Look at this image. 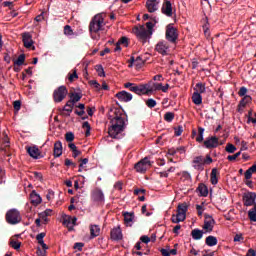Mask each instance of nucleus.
I'll return each instance as SVG.
<instances>
[{
  "label": "nucleus",
  "instance_id": "3c124183",
  "mask_svg": "<svg viewBox=\"0 0 256 256\" xmlns=\"http://www.w3.org/2000/svg\"><path fill=\"white\" fill-rule=\"evenodd\" d=\"M182 133H183V126L179 125L178 127L174 128V135L176 137H181Z\"/></svg>",
  "mask_w": 256,
  "mask_h": 256
},
{
  "label": "nucleus",
  "instance_id": "dca6fc26",
  "mask_svg": "<svg viewBox=\"0 0 256 256\" xmlns=\"http://www.w3.org/2000/svg\"><path fill=\"white\" fill-rule=\"evenodd\" d=\"M110 239L112 241H121L123 239V232L121 231L120 226L114 227L110 231Z\"/></svg>",
  "mask_w": 256,
  "mask_h": 256
},
{
  "label": "nucleus",
  "instance_id": "f704fd0d",
  "mask_svg": "<svg viewBox=\"0 0 256 256\" xmlns=\"http://www.w3.org/2000/svg\"><path fill=\"white\" fill-rule=\"evenodd\" d=\"M9 143V136H7V134H4L1 150L7 152V147H9Z\"/></svg>",
  "mask_w": 256,
  "mask_h": 256
},
{
  "label": "nucleus",
  "instance_id": "473e14b6",
  "mask_svg": "<svg viewBox=\"0 0 256 256\" xmlns=\"http://www.w3.org/2000/svg\"><path fill=\"white\" fill-rule=\"evenodd\" d=\"M69 97L73 103H79V101H81V99L83 98V94L72 92L69 94Z\"/></svg>",
  "mask_w": 256,
  "mask_h": 256
},
{
  "label": "nucleus",
  "instance_id": "9d476101",
  "mask_svg": "<svg viewBox=\"0 0 256 256\" xmlns=\"http://www.w3.org/2000/svg\"><path fill=\"white\" fill-rule=\"evenodd\" d=\"M92 201L95 203H104L105 202V194H103V190L100 188H95L91 194Z\"/></svg>",
  "mask_w": 256,
  "mask_h": 256
},
{
  "label": "nucleus",
  "instance_id": "4468645a",
  "mask_svg": "<svg viewBox=\"0 0 256 256\" xmlns=\"http://www.w3.org/2000/svg\"><path fill=\"white\" fill-rule=\"evenodd\" d=\"M189 210V206L187 205V202H183L178 204L177 206V214L180 218H182L184 221L187 219V211Z\"/></svg>",
  "mask_w": 256,
  "mask_h": 256
},
{
  "label": "nucleus",
  "instance_id": "9b49d317",
  "mask_svg": "<svg viewBox=\"0 0 256 256\" xmlns=\"http://www.w3.org/2000/svg\"><path fill=\"white\" fill-rule=\"evenodd\" d=\"M22 41H23L24 47H26V49L32 48V51H35V46H33V36H31V33H29V32L23 33Z\"/></svg>",
  "mask_w": 256,
  "mask_h": 256
},
{
  "label": "nucleus",
  "instance_id": "a878e982",
  "mask_svg": "<svg viewBox=\"0 0 256 256\" xmlns=\"http://www.w3.org/2000/svg\"><path fill=\"white\" fill-rule=\"evenodd\" d=\"M197 191L200 193V197H207V195H209V188L203 183L199 184Z\"/></svg>",
  "mask_w": 256,
  "mask_h": 256
},
{
  "label": "nucleus",
  "instance_id": "2eb2a0df",
  "mask_svg": "<svg viewBox=\"0 0 256 256\" xmlns=\"http://www.w3.org/2000/svg\"><path fill=\"white\" fill-rule=\"evenodd\" d=\"M161 12L163 15H166V17H173V5L171 4V1L164 0Z\"/></svg>",
  "mask_w": 256,
  "mask_h": 256
},
{
  "label": "nucleus",
  "instance_id": "8fccbe9b",
  "mask_svg": "<svg viewBox=\"0 0 256 256\" xmlns=\"http://www.w3.org/2000/svg\"><path fill=\"white\" fill-rule=\"evenodd\" d=\"M171 221L172 223H181L185 220H183V218H181V216H178L177 214H173L172 217H171Z\"/></svg>",
  "mask_w": 256,
  "mask_h": 256
},
{
  "label": "nucleus",
  "instance_id": "13d9d810",
  "mask_svg": "<svg viewBox=\"0 0 256 256\" xmlns=\"http://www.w3.org/2000/svg\"><path fill=\"white\" fill-rule=\"evenodd\" d=\"M241 155V151L237 152L234 155H229L227 157L228 161H235Z\"/></svg>",
  "mask_w": 256,
  "mask_h": 256
},
{
  "label": "nucleus",
  "instance_id": "603ef678",
  "mask_svg": "<svg viewBox=\"0 0 256 256\" xmlns=\"http://www.w3.org/2000/svg\"><path fill=\"white\" fill-rule=\"evenodd\" d=\"M206 23L203 25V31L206 36H209V19L205 18Z\"/></svg>",
  "mask_w": 256,
  "mask_h": 256
},
{
  "label": "nucleus",
  "instance_id": "37998d69",
  "mask_svg": "<svg viewBox=\"0 0 256 256\" xmlns=\"http://www.w3.org/2000/svg\"><path fill=\"white\" fill-rule=\"evenodd\" d=\"M65 140L68 142V143H71L73 141H75V134H73V132H67L65 134Z\"/></svg>",
  "mask_w": 256,
  "mask_h": 256
},
{
  "label": "nucleus",
  "instance_id": "c756f323",
  "mask_svg": "<svg viewBox=\"0 0 256 256\" xmlns=\"http://www.w3.org/2000/svg\"><path fill=\"white\" fill-rule=\"evenodd\" d=\"M140 87L142 89V95L153 93V86L151 84H140Z\"/></svg>",
  "mask_w": 256,
  "mask_h": 256
},
{
  "label": "nucleus",
  "instance_id": "393cba45",
  "mask_svg": "<svg viewBox=\"0 0 256 256\" xmlns=\"http://www.w3.org/2000/svg\"><path fill=\"white\" fill-rule=\"evenodd\" d=\"M101 234V228L98 225H91L90 226V238L95 239V237H99Z\"/></svg>",
  "mask_w": 256,
  "mask_h": 256
},
{
  "label": "nucleus",
  "instance_id": "e433bc0d",
  "mask_svg": "<svg viewBox=\"0 0 256 256\" xmlns=\"http://www.w3.org/2000/svg\"><path fill=\"white\" fill-rule=\"evenodd\" d=\"M25 63V54H20L17 58V60L14 61V65H17L18 67H21Z\"/></svg>",
  "mask_w": 256,
  "mask_h": 256
},
{
  "label": "nucleus",
  "instance_id": "7ed1b4c3",
  "mask_svg": "<svg viewBox=\"0 0 256 256\" xmlns=\"http://www.w3.org/2000/svg\"><path fill=\"white\" fill-rule=\"evenodd\" d=\"M5 219L8 225H18L22 220L21 212L15 208L10 209L6 212Z\"/></svg>",
  "mask_w": 256,
  "mask_h": 256
},
{
  "label": "nucleus",
  "instance_id": "39448f33",
  "mask_svg": "<svg viewBox=\"0 0 256 256\" xmlns=\"http://www.w3.org/2000/svg\"><path fill=\"white\" fill-rule=\"evenodd\" d=\"M166 39L169 43H177V39H179V31L173 24H168L166 26Z\"/></svg>",
  "mask_w": 256,
  "mask_h": 256
},
{
  "label": "nucleus",
  "instance_id": "052dcab7",
  "mask_svg": "<svg viewBox=\"0 0 256 256\" xmlns=\"http://www.w3.org/2000/svg\"><path fill=\"white\" fill-rule=\"evenodd\" d=\"M89 84L92 85V87H94L95 89L101 88V84H99V82H97L96 80H91Z\"/></svg>",
  "mask_w": 256,
  "mask_h": 256
},
{
  "label": "nucleus",
  "instance_id": "f8f14e48",
  "mask_svg": "<svg viewBox=\"0 0 256 256\" xmlns=\"http://www.w3.org/2000/svg\"><path fill=\"white\" fill-rule=\"evenodd\" d=\"M204 147L206 149H215L219 147V138H217V136H211L206 138V140L204 141Z\"/></svg>",
  "mask_w": 256,
  "mask_h": 256
},
{
  "label": "nucleus",
  "instance_id": "f3484780",
  "mask_svg": "<svg viewBox=\"0 0 256 256\" xmlns=\"http://www.w3.org/2000/svg\"><path fill=\"white\" fill-rule=\"evenodd\" d=\"M193 167L197 171H203L205 169V158L203 156H197L193 160Z\"/></svg>",
  "mask_w": 256,
  "mask_h": 256
},
{
  "label": "nucleus",
  "instance_id": "f03ea898",
  "mask_svg": "<svg viewBox=\"0 0 256 256\" xmlns=\"http://www.w3.org/2000/svg\"><path fill=\"white\" fill-rule=\"evenodd\" d=\"M105 29V17L103 14H96L89 24V31L91 33L92 39H100L99 31H103Z\"/></svg>",
  "mask_w": 256,
  "mask_h": 256
},
{
  "label": "nucleus",
  "instance_id": "4d7b16f0",
  "mask_svg": "<svg viewBox=\"0 0 256 256\" xmlns=\"http://www.w3.org/2000/svg\"><path fill=\"white\" fill-rule=\"evenodd\" d=\"M83 247H85V244L82 242H76L74 244V249H77V251H83Z\"/></svg>",
  "mask_w": 256,
  "mask_h": 256
},
{
  "label": "nucleus",
  "instance_id": "58836bf2",
  "mask_svg": "<svg viewBox=\"0 0 256 256\" xmlns=\"http://www.w3.org/2000/svg\"><path fill=\"white\" fill-rule=\"evenodd\" d=\"M64 35L71 37L72 35H75V32H73V29L69 25H66L64 26Z\"/></svg>",
  "mask_w": 256,
  "mask_h": 256
},
{
  "label": "nucleus",
  "instance_id": "412c9836",
  "mask_svg": "<svg viewBox=\"0 0 256 256\" xmlns=\"http://www.w3.org/2000/svg\"><path fill=\"white\" fill-rule=\"evenodd\" d=\"M53 155L55 158L63 155V143L59 140L54 143Z\"/></svg>",
  "mask_w": 256,
  "mask_h": 256
},
{
  "label": "nucleus",
  "instance_id": "864d4df0",
  "mask_svg": "<svg viewBox=\"0 0 256 256\" xmlns=\"http://www.w3.org/2000/svg\"><path fill=\"white\" fill-rule=\"evenodd\" d=\"M248 218L250 219V221H252L253 223H256V212L249 210L248 211Z\"/></svg>",
  "mask_w": 256,
  "mask_h": 256
},
{
  "label": "nucleus",
  "instance_id": "5fc2aeb1",
  "mask_svg": "<svg viewBox=\"0 0 256 256\" xmlns=\"http://www.w3.org/2000/svg\"><path fill=\"white\" fill-rule=\"evenodd\" d=\"M36 255L38 256H47V249H41L40 247L37 248Z\"/></svg>",
  "mask_w": 256,
  "mask_h": 256
},
{
  "label": "nucleus",
  "instance_id": "c9c22d12",
  "mask_svg": "<svg viewBox=\"0 0 256 256\" xmlns=\"http://www.w3.org/2000/svg\"><path fill=\"white\" fill-rule=\"evenodd\" d=\"M203 133H205V128L199 126L198 127V135L196 137L197 143H203Z\"/></svg>",
  "mask_w": 256,
  "mask_h": 256
},
{
  "label": "nucleus",
  "instance_id": "0e129e2a",
  "mask_svg": "<svg viewBox=\"0 0 256 256\" xmlns=\"http://www.w3.org/2000/svg\"><path fill=\"white\" fill-rule=\"evenodd\" d=\"M136 63H137V65H145V60H143V57L138 56L136 58Z\"/></svg>",
  "mask_w": 256,
  "mask_h": 256
},
{
  "label": "nucleus",
  "instance_id": "e2e57ef3",
  "mask_svg": "<svg viewBox=\"0 0 256 256\" xmlns=\"http://www.w3.org/2000/svg\"><path fill=\"white\" fill-rule=\"evenodd\" d=\"M238 95L240 97H245V95H247V89L245 87H241L239 92H238Z\"/></svg>",
  "mask_w": 256,
  "mask_h": 256
},
{
  "label": "nucleus",
  "instance_id": "423d86ee",
  "mask_svg": "<svg viewBox=\"0 0 256 256\" xmlns=\"http://www.w3.org/2000/svg\"><path fill=\"white\" fill-rule=\"evenodd\" d=\"M68 93L67 87L63 85L55 89L53 92L54 103H61L67 97Z\"/></svg>",
  "mask_w": 256,
  "mask_h": 256
},
{
  "label": "nucleus",
  "instance_id": "a18cd8bd",
  "mask_svg": "<svg viewBox=\"0 0 256 256\" xmlns=\"http://www.w3.org/2000/svg\"><path fill=\"white\" fill-rule=\"evenodd\" d=\"M251 102V96H245L241 101L239 106L240 107H246L247 103Z\"/></svg>",
  "mask_w": 256,
  "mask_h": 256
},
{
  "label": "nucleus",
  "instance_id": "ea45409f",
  "mask_svg": "<svg viewBox=\"0 0 256 256\" xmlns=\"http://www.w3.org/2000/svg\"><path fill=\"white\" fill-rule=\"evenodd\" d=\"M196 210L198 212V216L201 217V215H203V211H205V203L202 202L200 205L197 204L196 205Z\"/></svg>",
  "mask_w": 256,
  "mask_h": 256
},
{
  "label": "nucleus",
  "instance_id": "b1692460",
  "mask_svg": "<svg viewBox=\"0 0 256 256\" xmlns=\"http://www.w3.org/2000/svg\"><path fill=\"white\" fill-rule=\"evenodd\" d=\"M42 199H41V196L39 194H37V192L35 190H33L31 193H30V202L32 203V205H40Z\"/></svg>",
  "mask_w": 256,
  "mask_h": 256
},
{
  "label": "nucleus",
  "instance_id": "49530a36",
  "mask_svg": "<svg viewBox=\"0 0 256 256\" xmlns=\"http://www.w3.org/2000/svg\"><path fill=\"white\" fill-rule=\"evenodd\" d=\"M120 45H124V47H129V38L123 36L118 40Z\"/></svg>",
  "mask_w": 256,
  "mask_h": 256
},
{
  "label": "nucleus",
  "instance_id": "6e6d98bb",
  "mask_svg": "<svg viewBox=\"0 0 256 256\" xmlns=\"http://www.w3.org/2000/svg\"><path fill=\"white\" fill-rule=\"evenodd\" d=\"M244 177H245L246 181H249V179H251V177H253V172L250 170V168L245 171Z\"/></svg>",
  "mask_w": 256,
  "mask_h": 256
},
{
  "label": "nucleus",
  "instance_id": "20e7f679",
  "mask_svg": "<svg viewBox=\"0 0 256 256\" xmlns=\"http://www.w3.org/2000/svg\"><path fill=\"white\" fill-rule=\"evenodd\" d=\"M133 33L138 37L139 41H141L142 45L147 43V39H149V35H153V32L148 31L145 26L134 27Z\"/></svg>",
  "mask_w": 256,
  "mask_h": 256
},
{
  "label": "nucleus",
  "instance_id": "a19ab883",
  "mask_svg": "<svg viewBox=\"0 0 256 256\" xmlns=\"http://www.w3.org/2000/svg\"><path fill=\"white\" fill-rule=\"evenodd\" d=\"M225 151H226L227 153H234V152L237 151V147H235V145H233V144H231V143H228V144L226 145Z\"/></svg>",
  "mask_w": 256,
  "mask_h": 256
},
{
  "label": "nucleus",
  "instance_id": "69168bd1",
  "mask_svg": "<svg viewBox=\"0 0 256 256\" xmlns=\"http://www.w3.org/2000/svg\"><path fill=\"white\" fill-rule=\"evenodd\" d=\"M3 7H9V9H13V2L5 1L2 3Z\"/></svg>",
  "mask_w": 256,
  "mask_h": 256
},
{
  "label": "nucleus",
  "instance_id": "338daca9",
  "mask_svg": "<svg viewBox=\"0 0 256 256\" xmlns=\"http://www.w3.org/2000/svg\"><path fill=\"white\" fill-rule=\"evenodd\" d=\"M160 252L162 253L163 256H171V253H169V250L165 248H162Z\"/></svg>",
  "mask_w": 256,
  "mask_h": 256
},
{
  "label": "nucleus",
  "instance_id": "79ce46f5",
  "mask_svg": "<svg viewBox=\"0 0 256 256\" xmlns=\"http://www.w3.org/2000/svg\"><path fill=\"white\" fill-rule=\"evenodd\" d=\"M146 105L147 107H149V109H153V107L157 106V101H155V99L153 98H149L148 100H146Z\"/></svg>",
  "mask_w": 256,
  "mask_h": 256
},
{
  "label": "nucleus",
  "instance_id": "6e6552de",
  "mask_svg": "<svg viewBox=\"0 0 256 256\" xmlns=\"http://www.w3.org/2000/svg\"><path fill=\"white\" fill-rule=\"evenodd\" d=\"M147 167H151V161H149V158L145 157L135 164L134 169L137 173H145L147 171Z\"/></svg>",
  "mask_w": 256,
  "mask_h": 256
},
{
  "label": "nucleus",
  "instance_id": "09e8293b",
  "mask_svg": "<svg viewBox=\"0 0 256 256\" xmlns=\"http://www.w3.org/2000/svg\"><path fill=\"white\" fill-rule=\"evenodd\" d=\"M96 71L99 77H105V70L103 69L102 65H96Z\"/></svg>",
  "mask_w": 256,
  "mask_h": 256
},
{
  "label": "nucleus",
  "instance_id": "6ab92c4d",
  "mask_svg": "<svg viewBox=\"0 0 256 256\" xmlns=\"http://www.w3.org/2000/svg\"><path fill=\"white\" fill-rule=\"evenodd\" d=\"M159 0H147L146 1V9L149 13H155L157 9H159Z\"/></svg>",
  "mask_w": 256,
  "mask_h": 256
},
{
  "label": "nucleus",
  "instance_id": "f257e3e1",
  "mask_svg": "<svg viewBox=\"0 0 256 256\" xmlns=\"http://www.w3.org/2000/svg\"><path fill=\"white\" fill-rule=\"evenodd\" d=\"M114 117L111 119V126L108 129V134L112 139H121L123 131L127 127V115L121 113V110L115 108Z\"/></svg>",
  "mask_w": 256,
  "mask_h": 256
},
{
  "label": "nucleus",
  "instance_id": "72a5a7b5",
  "mask_svg": "<svg viewBox=\"0 0 256 256\" xmlns=\"http://www.w3.org/2000/svg\"><path fill=\"white\" fill-rule=\"evenodd\" d=\"M71 219H72V217L69 216V215L63 216V225H66V227H68V229L70 231H73V226H70L71 225Z\"/></svg>",
  "mask_w": 256,
  "mask_h": 256
},
{
  "label": "nucleus",
  "instance_id": "7c9ffc66",
  "mask_svg": "<svg viewBox=\"0 0 256 256\" xmlns=\"http://www.w3.org/2000/svg\"><path fill=\"white\" fill-rule=\"evenodd\" d=\"M192 103H194V105H201V103H203V97L201 94L194 92L192 94Z\"/></svg>",
  "mask_w": 256,
  "mask_h": 256
},
{
  "label": "nucleus",
  "instance_id": "5701e85b",
  "mask_svg": "<svg viewBox=\"0 0 256 256\" xmlns=\"http://www.w3.org/2000/svg\"><path fill=\"white\" fill-rule=\"evenodd\" d=\"M205 232L199 228H195L191 231V237L194 241H201Z\"/></svg>",
  "mask_w": 256,
  "mask_h": 256
},
{
  "label": "nucleus",
  "instance_id": "bb28decb",
  "mask_svg": "<svg viewBox=\"0 0 256 256\" xmlns=\"http://www.w3.org/2000/svg\"><path fill=\"white\" fill-rule=\"evenodd\" d=\"M133 219H135L134 213L125 212L124 213V223L127 227H131V223H133Z\"/></svg>",
  "mask_w": 256,
  "mask_h": 256
},
{
  "label": "nucleus",
  "instance_id": "ddd939ff",
  "mask_svg": "<svg viewBox=\"0 0 256 256\" xmlns=\"http://www.w3.org/2000/svg\"><path fill=\"white\" fill-rule=\"evenodd\" d=\"M26 151L32 159H41L43 155H41V150L37 146H26Z\"/></svg>",
  "mask_w": 256,
  "mask_h": 256
},
{
  "label": "nucleus",
  "instance_id": "aec40b11",
  "mask_svg": "<svg viewBox=\"0 0 256 256\" xmlns=\"http://www.w3.org/2000/svg\"><path fill=\"white\" fill-rule=\"evenodd\" d=\"M124 87L126 89H129V91H132V93H136V95H143V90L141 88V85L137 86L131 82H127L124 84Z\"/></svg>",
  "mask_w": 256,
  "mask_h": 256
},
{
  "label": "nucleus",
  "instance_id": "bf43d9fd",
  "mask_svg": "<svg viewBox=\"0 0 256 256\" xmlns=\"http://www.w3.org/2000/svg\"><path fill=\"white\" fill-rule=\"evenodd\" d=\"M162 89H163V84H161V83L153 84V91H162Z\"/></svg>",
  "mask_w": 256,
  "mask_h": 256
},
{
  "label": "nucleus",
  "instance_id": "2f4dec72",
  "mask_svg": "<svg viewBox=\"0 0 256 256\" xmlns=\"http://www.w3.org/2000/svg\"><path fill=\"white\" fill-rule=\"evenodd\" d=\"M205 243H206V245H208V247H215V245H217V243H218L217 237L208 236V237H206Z\"/></svg>",
  "mask_w": 256,
  "mask_h": 256
},
{
  "label": "nucleus",
  "instance_id": "a211bd4d",
  "mask_svg": "<svg viewBox=\"0 0 256 256\" xmlns=\"http://www.w3.org/2000/svg\"><path fill=\"white\" fill-rule=\"evenodd\" d=\"M119 101H124V103H129L133 99V95L125 90H122L116 94Z\"/></svg>",
  "mask_w": 256,
  "mask_h": 256
},
{
  "label": "nucleus",
  "instance_id": "0eeeda50",
  "mask_svg": "<svg viewBox=\"0 0 256 256\" xmlns=\"http://www.w3.org/2000/svg\"><path fill=\"white\" fill-rule=\"evenodd\" d=\"M215 224L216 222L215 219H213V216L204 214V225L202 226V229L205 233H212Z\"/></svg>",
  "mask_w": 256,
  "mask_h": 256
},
{
  "label": "nucleus",
  "instance_id": "680f3d73",
  "mask_svg": "<svg viewBox=\"0 0 256 256\" xmlns=\"http://www.w3.org/2000/svg\"><path fill=\"white\" fill-rule=\"evenodd\" d=\"M13 107H14L15 111H19L21 109V101H19V100L14 101Z\"/></svg>",
  "mask_w": 256,
  "mask_h": 256
},
{
  "label": "nucleus",
  "instance_id": "1a4fd4ad",
  "mask_svg": "<svg viewBox=\"0 0 256 256\" xmlns=\"http://www.w3.org/2000/svg\"><path fill=\"white\" fill-rule=\"evenodd\" d=\"M242 201L245 207H252V205L256 201V193L255 192H246L242 196Z\"/></svg>",
  "mask_w": 256,
  "mask_h": 256
},
{
  "label": "nucleus",
  "instance_id": "4be33fe9",
  "mask_svg": "<svg viewBox=\"0 0 256 256\" xmlns=\"http://www.w3.org/2000/svg\"><path fill=\"white\" fill-rule=\"evenodd\" d=\"M167 49H169V45L165 42H158L155 50L157 53H160V55H167Z\"/></svg>",
  "mask_w": 256,
  "mask_h": 256
},
{
  "label": "nucleus",
  "instance_id": "774afa93",
  "mask_svg": "<svg viewBox=\"0 0 256 256\" xmlns=\"http://www.w3.org/2000/svg\"><path fill=\"white\" fill-rule=\"evenodd\" d=\"M246 256H256L255 250L254 249H249Z\"/></svg>",
  "mask_w": 256,
  "mask_h": 256
},
{
  "label": "nucleus",
  "instance_id": "de8ad7c7",
  "mask_svg": "<svg viewBox=\"0 0 256 256\" xmlns=\"http://www.w3.org/2000/svg\"><path fill=\"white\" fill-rule=\"evenodd\" d=\"M10 245L13 249H15L16 251H19V249H21V242L19 241H15V240H12L10 242Z\"/></svg>",
  "mask_w": 256,
  "mask_h": 256
},
{
  "label": "nucleus",
  "instance_id": "c03bdc74",
  "mask_svg": "<svg viewBox=\"0 0 256 256\" xmlns=\"http://www.w3.org/2000/svg\"><path fill=\"white\" fill-rule=\"evenodd\" d=\"M75 79H79V76L77 75V70H73L72 74L71 73L68 74V81H70V83H73Z\"/></svg>",
  "mask_w": 256,
  "mask_h": 256
},
{
  "label": "nucleus",
  "instance_id": "cd10ccee",
  "mask_svg": "<svg viewBox=\"0 0 256 256\" xmlns=\"http://www.w3.org/2000/svg\"><path fill=\"white\" fill-rule=\"evenodd\" d=\"M205 91H207V88L203 82H198L194 87V93H198L199 95L205 93Z\"/></svg>",
  "mask_w": 256,
  "mask_h": 256
},
{
  "label": "nucleus",
  "instance_id": "c85d7f7f",
  "mask_svg": "<svg viewBox=\"0 0 256 256\" xmlns=\"http://www.w3.org/2000/svg\"><path fill=\"white\" fill-rule=\"evenodd\" d=\"M219 173V171L217 170V168H213L210 174V181L212 183V185H217L219 183V179L217 178V174Z\"/></svg>",
  "mask_w": 256,
  "mask_h": 256
},
{
  "label": "nucleus",
  "instance_id": "4c0bfd02",
  "mask_svg": "<svg viewBox=\"0 0 256 256\" xmlns=\"http://www.w3.org/2000/svg\"><path fill=\"white\" fill-rule=\"evenodd\" d=\"M175 119V113L173 112H166L164 115V121H167V123H171Z\"/></svg>",
  "mask_w": 256,
  "mask_h": 256
}]
</instances>
